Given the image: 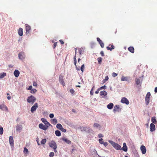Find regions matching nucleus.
<instances>
[{
	"instance_id": "nucleus-1",
	"label": "nucleus",
	"mask_w": 157,
	"mask_h": 157,
	"mask_svg": "<svg viewBox=\"0 0 157 157\" xmlns=\"http://www.w3.org/2000/svg\"><path fill=\"white\" fill-rule=\"evenodd\" d=\"M36 100V98L33 95L29 96L27 99V101L28 103L33 105L35 101Z\"/></svg>"
},
{
	"instance_id": "nucleus-2",
	"label": "nucleus",
	"mask_w": 157,
	"mask_h": 157,
	"mask_svg": "<svg viewBox=\"0 0 157 157\" xmlns=\"http://www.w3.org/2000/svg\"><path fill=\"white\" fill-rule=\"evenodd\" d=\"M109 142L111 144L113 147L117 150H121V146L118 144L113 141L109 140Z\"/></svg>"
},
{
	"instance_id": "nucleus-3",
	"label": "nucleus",
	"mask_w": 157,
	"mask_h": 157,
	"mask_svg": "<svg viewBox=\"0 0 157 157\" xmlns=\"http://www.w3.org/2000/svg\"><path fill=\"white\" fill-rule=\"evenodd\" d=\"M150 93L149 92H148L146 94L145 99V101L146 105H148L149 104L150 100Z\"/></svg>"
},
{
	"instance_id": "nucleus-4",
	"label": "nucleus",
	"mask_w": 157,
	"mask_h": 157,
	"mask_svg": "<svg viewBox=\"0 0 157 157\" xmlns=\"http://www.w3.org/2000/svg\"><path fill=\"white\" fill-rule=\"evenodd\" d=\"M39 127L41 129L45 131L48 128V126L45 125L43 124L40 123L39 125Z\"/></svg>"
},
{
	"instance_id": "nucleus-5",
	"label": "nucleus",
	"mask_w": 157,
	"mask_h": 157,
	"mask_svg": "<svg viewBox=\"0 0 157 157\" xmlns=\"http://www.w3.org/2000/svg\"><path fill=\"white\" fill-rule=\"evenodd\" d=\"M38 107V104L37 103H36L34 104V105L32 106V107L31 108V112L32 113H33L34 111H35L36 109Z\"/></svg>"
},
{
	"instance_id": "nucleus-6",
	"label": "nucleus",
	"mask_w": 157,
	"mask_h": 157,
	"mask_svg": "<svg viewBox=\"0 0 157 157\" xmlns=\"http://www.w3.org/2000/svg\"><path fill=\"white\" fill-rule=\"evenodd\" d=\"M121 109L120 107V106L118 105H115L113 109V112L115 113L116 112H120L121 111Z\"/></svg>"
},
{
	"instance_id": "nucleus-7",
	"label": "nucleus",
	"mask_w": 157,
	"mask_h": 157,
	"mask_svg": "<svg viewBox=\"0 0 157 157\" xmlns=\"http://www.w3.org/2000/svg\"><path fill=\"white\" fill-rule=\"evenodd\" d=\"M49 146L52 148H54L55 147H57L56 144L54 140H52L49 143Z\"/></svg>"
},
{
	"instance_id": "nucleus-8",
	"label": "nucleus",
	"mask_w": 157,
	"mask_h": 157,
	"mask_svg": "<svg viewBox=\"0 0 157 157\" xmlns=\"http://www.w3.org/2000/svg\"><path fill=\"white\" fill-rule=\"evenodd\" d=\"M121 102L123 104H125L126 105H128L129 104L128 100L125 97L122 98L121 100Z\"/></svg>"
},
{
	"instance_id": "nucleus-9",
	"label": "nucleus",
	"mask_w": 157,
	"mask_h": 157,
	"mask_svg": "<svg viewBox=\"0 0 157 157\" xmlns=\"http://www.w3.org/2000/svg\"><path fill=\"white\" fill-rule=\"evenodd\" d=\"M31 29L30 26L28 25H26L25 27L26 33V35H29L30 33V31Z\"/></svg>"
},
{
	"instance_id": "nucleus-10",
	"label": "nucleus",
	"mask_w": 157,
	"mask_h": 157,
	"mask_svg": "<svg viewBox=\"0 0 157 157\" xmlns=\"http://www.w3.org/2000/svg\"><path fill=\"white\" fill-rule=\"evenodd\" d=\"M59 82L61 83L63 86L65 85V83L63 79V76L62 75H60L59 76Z\"/></svg>"
},
{
	"instance_id": "nucleus-11",
	"label": "nucleus",
	"mask_w": 157,
	"mask_h": 157,
	"mask_svg": "<svg viewBox=\"0 0 157 157\" xmlns=\"http://www.w3.org/2000/svg\"><path fill=\"white\" fill-rule=\"evenodd\" d=\"M24 53L23 52H21L18 54V57L19 59L22 60L25 58Z\"/></svg>"
},
{
	"instance_id": "nucleus-12",
	"label": "nucleus",
	"mask_w": 157,
	"mask_h": 157,
	"mask_svg": "<svg viewBox=\"0 0 157 157\" xmlns=\"http://www.w3.org/2000/svg\"><path fill=\"white\" fill-rule=\"evenodd\" d=\"M121 150H122L125 152H127V151L128 148L126 143H124L123 144V147L122 148L121 147Z\"/></svg>"
},
{
	"instance_id": "nucleus-13",
	"label": "nucleus",
	"mask_w": 157,
	"mask_h": 157,
	"mask_svg": "<svg viewBox=\"0 0 157 157\" xmlns=\"http://www.w3.org/2000/svg\"><path fill=\"white\" fill-rule=\"evenodd\" d=\"M140 150L143 154H144L146 152V149L144 145H141L140 147Z\"/></svg>"
},
{
	"instance_id": "nucleus-14",
	"label": "nucleus",
	"mask_w": 157,
	"mask_h": 157,
	"mask_svg": "<svg viewBox=\"0 0 157 157\" xmlns=\"http://www.w3.org/2000/svg\"><path fill=\"white\" fill-rule=\"evenodd\" d=\"M150 131L152 132L155 130V124L153 123H151L150 126Z\"/></svg>"
},
{
	"instance_id": "nucleus-15",
	"label": "nucleus",
	"mask_w": 157,
	"mask_h": 157,
	"mask_svg": "<svg viewBox=\"0 0 157 157\" xmlns=\"http://www.w3.org/2000/svg\"><path fill=\"white\" fill-rule=\"evenodd\" d=\"M97 40L100 44L101 47L102 48H103L104 47V43L103 42L102 40L99 37L97 38Z\"/></svg>"
},
{
	"instance_id": "nucleus-16",
	"label": "nucleus",
	"mask_w": 157,
	"mask_h": 157,
	"mask_svg": "<svg viewBox=\"0 0 157 157\" xmlns=\"http://www.w3.org/2000/svg\"><path fill=\"white\" fill-rule=\"evenodd\" d=\"M9 142L10 146L11 147L13 146V137L11 136L9 137Z\"/></svg>"
},
{
	"instance_id": "nucleus-17",
	"label": "nucleus",
	"mask_w": 157,
	"mask_h": 157,
	"mask_svg": "<svg viewBox=\"0 0 157 157\" xmlns=\"http://www.w3.org/2000/svg\"><path fill=\"white\" fill-rule=\"evenodd\" d=\"M16 130L17 131H19V132L22 129V126L21 124H17L16 126Z\"/></svg>"
},
{
	"instance_id": "nucleus-18",
	"label": "nucleus",
	"mask_w": 157,
	"mask_h": 157,
	"mask_svg": "<svg viewBox=\"0 0 157 157\" xmlns=\"http://www.w3.org/2000/svg\"><path fill=\"white\" fill-rule=\"evenodd\" d=\"M91 153L92 154V155L94 157H100L99 155H98L97 151L95 150H94Z\"/></svg>"
},
{
	"instance_id": "nucleus-19",
	"label": "nucleus",
	"mask_w": 157,
	"mask_h": 157,
	"mask_svg": "<svg viewBox=\"0 0 157 157\" xmlns=\"http://www.w3.org/2000/svg\"><path fill=\"white\" fill-rule=\"evenodd\" d=\"M14 75L16 77H18L20 74V72L17 70H15L13 72Z\"/></svg>"
},
{
	"instance_id": "nucleus-20",
	"label": "nucleus",
	"mask_w": 157,
	"mask_h": 157,
	"mask_svg": "<svg viewBox=\"0 0 157 157\" xmlns=\"http://www.w3.org/2000/svg\"><path fill=\"white\" fill-rule=\"evenodd\" d=\"M0 109L3 110H8L7 107L4 105H0Z\"/></svg>"
},
{
	"instance_id": "nucleus-21",
	"label": "nucleus",
	"mask_w": 157,
	"mask_h": 157,
	"mask_svg": "<svg viewBox=\"0 0 157 157\" xmlns=\"http://www.w3.org/2000/svg\"><path fill=\"white\" fill-rule=\"evenodd\" d=\"M111 46V47L110 48L109 46H107L106 47V49L108 50H110L111 51L114 49L115 47L113 45H111V44H109V46Z\"/></svg>"
},
{
	"instance_id": "nucleus-22",
	"label": "nucleus",
	"mask_w": 157,
	"mask_h": 157,
	"mask_svg": "<svg viewBox=\"0 0 157 157\" xmlns=\"http://www.w3.org/2000/svg\"><path fill=\"white\" fill-rule=\"evenodd\" d=\"M113 103H110L107 105V107L108 109H111L113 108Z\"/></svg>"
},
{
	"instance_id": "nucleus-23",
	"label": "nucleus",
	"mask_w": 157,
	"mask_h": 157,
	"mask_svg": "<svg viewBox=\"0 0 157 157\" xmlns=\"http://www.w3.org/2000/svg\"><path fill=\"white\" fill-rule=\"evenodd\" d=\"M61 139L63 140L67 144H70L71 143V142L70 140L67 139V138L63 137Z\"/></svg>"
},
{
	"instance_id": "nucleus-24",
	"label": "nucleus",
	"mask_w": 157,
	"mask_h": 157,
	"mask_svg": "<svg viewBox=\"0 0 157 157\" xmlns=\"http://www.w3.org/2000/svg\"><path fill=\"white\" fill-rule=\"evenodd\" d=\"M18 33L20 36H21L23 35V29L22 28H20L19 29Z\"/></svg>"
},
{
	"instance_id": "nucleus-25",
	"label": "nucleus",
	"mask_w": 157,
	"mask_h": 157,
	"mask_svg": "<svg viewBox=\"0 0 157 157\" xmlns=\"http://www.w3.org/2000/svg\"><path fill=\"white\" fill-rule=\"evenodd\" d=\"M84 49L85 48H81L78 49L79 54L80 55H81L84 52Z\"/></svg>"
},
{
	"instance_id": "nucleus-26",
	"label": "nucleus",
	"mask_w": 157,
	"mask_h": 157,
	"mask_svg": "<svg viewBox=\"0 0 157 157\" xmlns=\"http://www.w3.org/2000/svg\"><path fill=\"white\" fill-rule=\"evenodd\" d=\"M100 94L101 96H103L104 97H105L107 94V93L104 90L101 91Z\"/></svg>"
},
{
	"instance_id": "nucleus-27",
	"label": "nucleus",
	"mask_w": 157,
	"mask_h": 157,
	"mask_svg": "<svg viewBox=\"0 0 157 157\" xmlns=\"http://www.w3.org/2000/svg\"><path fill=\"white\" fill-rule=\"evenodd\" d=\"M129 78L128 77H124L122 76L121 78V80L122 81H127L128 80Z\"/></svg>"
},
{
	"instance_id": "nucleus-28",
	"label": "nucleus",
	"mask_w": 157,
	"mask_h": 157,
	"mask_svg": "<svg viewBox=\"0 0 157 157\" xmlns=\"http://www.w3.org/2000/svg\"><path fill=\"white\" fill-rule=\"evenodd\" d=\"M128 51L132 53H133L134 52V49L133 47H130L128 48Z\"/></svg>"
},
{
	"instance_id": "nucleus-29",
	"label": "nucleus",
	"mask_w": 157,
	"mask_h": 157,
	"mask_svg": "<svg viewBox=\"0 0 157 157\" xmlns=\"http://www.w3.org/2000/svg\"><path fill=\"white\" fill-rule=\"evenodd\" d=\"M55 134L57 136H60L61 135L60 132L58 130L55 131Z\"/></svg>"
},
{
	"instance_id": "nucleus-30",
	"label": "nucleus",
	"mask_w": 157,
	"mask_h": 157,
	"mask_svg": "<svg viewBox=\"0 0 157 157\" xmlns=\"http://www.w3.org/2000/svg\"><path fill=\"white\" fill-rule=\"evenodd\" d=\"M94 127H95L97 128H98L99 129H100L101 128V125L97 123H95L94 124Z\"/></svg>"
},
{
	"instance_id": "nucleus-31",
	"label": "nucleus",
	"mask_w": 157,
	"mask_h": 157,
	"mask_svg": "<svg viewBox=\"0 0 157 157\" xmlns=\"http://www.w3.org/2000/svg\"><path fill=\"white\" fill-rule=\"evenodd\" d=\"M151 121L152 122V123L153 124H155L156 123L157 121L155 117H152L151 118Z\"/></svg>"
},
{
	"instance_id": "nucleus-32",
	"label": "nucleus",
	"mask_w": 157,
	"mask_h": 157,
	"mask_svg": "<svg viewBox=\"0 0 157 157\" xmlns=\"http://www.w3.org/2000/svg\"><path fill=\"white\" fill-rule=\"evenodd\" d=\"M51 123L54 124H55L57 123V121L56 118L52 119L51 120Z\"/></svg>"
},
{
	"instance_id": "nucleus-33",
	"label": "nucleus",
	"mask_w": 157,
	"mask_h": 157,
	"mask_svg": "<svg viewBox=\"0 0 157 157\" xmlns=\"http://www.w3.org/2000/svg\"><path fill=\"white\" fill-rule=\"evenodd\" d=\"M56 128L59 130H61V129L63 128L62 126L60 124L58 123L57 124L56 126Z\"/></svg>"
},
{
	"instance_id": "nucleus-34",
	"label": "nucleus",
	"mask_w": 157,
	"mask_h": 157,
	"mask_svg": "<svg viewBox=\"0 0 157 157\" xmlns=\"http://www.w3.org/2000/svg\"><path fill=\"white\" fill-rule=\"evenodd\" d=\"M135 81L136 83V85H139L140 84V80L139 79L137 78H136L135 79Z\"/></svg>"
},
{
	"instance_id": "nucleus-35",
	"label": "nucleus",
	"mask_w": 157,
	"mask_h": 157,
	"mask_svg": "<svg viewBox=\"0 0 157 157\" xmlns=\"http://www.w3.org/2000/svg\"><path fill=\"white\" fill-rule=\"evenodd\" d=\"M6 75V74L3 72V73H0V78H2Z\"/></svg>"
},
{
	"instance_id": "nucleus-36",
	"label": "nucleus",
	"mask_w": 157,
	"mask_h": 157,
	"mask_svg": "<svg viewBox=\"0 0 157 157\" xmlns=\"http://www.w3.org/2000/svg\"><path fill=\"white\" fill-rule=\"evenodd\" d=\"M85 128L86 130L85 131L86 132L90 133V132L91 131H92L91 129L89 127H86Z\"/></svg>"
},
{
	"instance_id": "nucleus-37",
	"label": "nucleus",
	"mask_w": 157,
	"mask_h": 157,
	"mask_svg": "<svg viewBox=\"0 0 157 157\" xmlns=\"http://www.w3.org/2000/svg\"><path fill=\"white\" fill-rule=\"evenodd\" d=\"M37 90L35 89H33L30 91V92L32 94H34L36 92Z\"/></svg>"
},
{
	"instance_id": "nucleus-38",
	"label": "nucleus",
	"mask_w": 157,
	"mask_h": 157,
	"mask_svg": "<svg viewBox=\"0 0 157 157\" xmlns=\"http://www.w3.org/2000/svg\"><path fill=\"white\" fill-rule=\"evenodd\" d=\"M41 120L45 124L47 123L48 122L47 121L46 119L44 118H41Z\"/></svg>"
},
{
	"instance_id": "nucleus-39",
	"label": "nucleus",
	"mask_w": 157,
	"mask_h": 157,
	"mask_svg": "<svg viewBox=\"0 0 157 157\" xmlns=\"http://www.w3.org/2000/svg\"><path fill=\"white\" fill-rule=\"evenodd\" d=\"M46 142V140L45 139H42L41 141V143L42 144H44Z\"/></svg>"
},
{
	"instance_id": "nucleus-40",
	"label": "nucleus",
	"mask_w": 157,
	"mask_h": 157,
	"mask_svg": "<svg viewBox=\"0 0 157 157\" xmlns=\"http://www.w3.org/2000/svg\"><path fill=\"white\" fill-rule=\"evenodd\" d=\"M102 59V58L101 57H98V63L100 64L101 63Z\"/></svg>"
},
{
	"instance_id": "nucleus-41",
	"label": "nucleus",
	"mask_w": 157,
	"mask_h": 157,
	"mask_svg": "<svg viewBox=\"0 0 157 157\" xmlns=\"http://www.w3.org/2000/svg\"><path fill=\"white\" fill-rule=\"evenodd\" d=\"M106 88V86L105 85H104L103 86L99 88V90H101L102 89H105Z\"/></svg>"
},
{
	"instance_id": "nucleus-42",
	"label": "nucleus",
	"mask_w": 157,
	"mask_h": 157,
	"mask_svg": "<svg viewBox=\"0 0 157 157\" xmlns=\"http://www.w3.org/2000/svg\"><path fill=\"white\" fill-rule=\"evenodd\" d=\"M86 127H81L80 128L82 132L85 131H86Z\"/></svg>"
},
{
	"instance_id": "nucleus-43",
	"label": "nucleus",
	"mask_w": 157,
	"mask_h": 157,
	"mask_svg": "<svg viewBox=\"0 0 157 157\" xmlns=\"http://www.w3.org/2000/svg\"><path fill=\"white\" fill-rule=\"evenodd\" d=\"M3 132V129L2 127H0V134L2 135Z\"/></svg>"
},
{
	"instance_id": "nucleus-44",
	"label": "nucleus",
	"mask_w": 157,
	"mask_h": 157,
	"mask_svg": "<svg viewBox=\"0 0 157 157\" xmlns=\"http://www.w3.org/2000/svg\"><path fill=\"white\" fill-rule=\"evenodd\" d=\"M103 139L102 138H100L99 139V142L100 144H102L104 143V142L103 141Z\"/></svg>"
},
{
	"instance_id": "nucleus-45",
	"label": "nucleus",
	"mask_w": 157,
	"mask_h": 157,
	"mask_svg": "<svg viewBox=\"0 0 157 157\" xmlns=\"http://www.w3.org/2000/svg\"><path fill=\"white\" fill-rule=\"evenodd\" d=\"M84 64H83L82 65V66H81V68H80V69H81V71H82V72H83V71H84Z\"/></svg>"
},
{
	"instance_id": "nucleus-46",
	"label": "nucleus",
	"mask_w": 157,
	"mask_h": 157,
	"mask_svg": "<svg viewBox=\"0 0 157 157\" xmlns=\"http://www.w3.org/2000/svg\"><path fill=\"white\" fill-rule=\"evenodd\" d=\"M54 154L53 152H51L50 153L49 156L50 157H53L54 155Z\"/></svg>"
},
{
	"instance_id": "nucleus-47",
	"label": "nucleus",
	"mask_w": 157,
	"mask_h": 157,
	"mask_svg": "<svg viewBox=\"0 0 157 157\" xmlns=\"http://www.w3.org/2000/svg\"><path fill=\"white\" fill-rule=\"evenodd\" d=\"M74 64L76 66V64L77 61H76V59L75 56H74Z\"/></svg>"
},
{
	"instance_id": "nucleus-48",
	"label": "nucleus",
	"mask_w": 157,
	"mask_h": 157,
	"mask_svg": "<svg viewBox=\"0 0 157 157\" xmlns=\"http://www.w3.org/2000/svg\"><path fill=\"white\" fill-rule=\"evenodd\" d=\"M117 73H115V72H113V73H112V76L113 77H116V76H117Z\"/></svg>"
},
{
	"instance_id": "nucleus-49",
	"label": "nucleus",
	"mask_w": 157,
	"mask_h": 157,
	"mask_svg": "<svg viewBox=\"0 0 157 157\" xmlns=\"http://www.w3.org/2000/svg\"><path fill=\"white\" fill-rule=\"evenodd\" d=\"M109 78L108 76H107L105 77V79L104 80V82H105L108 80Z\"/></svg>"
},
{
	"instance_id": "nucleus-50",
	"label": "nucleus",
	"mask_w": 157,
	"mask_h": 157,
	"mask_svg": "<svg viewBox=\"0 0 157 157\" xmlns=\"http://www.w3.org/2000/svg\"><path fill=\"white\" fill-rule=\"evenodd\" d=\"M24 153H25V152L28 153V149L26 147L24 148Z\"/></svg>"
},
{
	"instance_id": "nucleus-51",
	"label": "nucleus",
	"mask_w": 157,
	"mask_h": 157,
	"mask_svg": "<svg viewBox=\"0 0 157 157\" xmlns=\"http://www.w3.org/2000/svg\"><path fill=\"white\" fill-rule=\"evenodd\" d=\"M60 130L64 132H66V129H64L63 127L61 129V130Z\"/></svg>"
},
{
	"instance_id": "nucleus-52",
	"label": "nucleus",
	"mask_w": 157,
	"mask_h": 157,
	"mask_svg": "<svg viewBox=\"0 0 157 157\" xmlns=\"http://www.w3.org/2000/svg\"><path fill=\"white\" fill-rule=\"evenodd\" d=\"M49 116L50 118H52L54 117V114L53 113H51V114H50Z\"/></svg>"
},
{
	"instance_id": "nucleus-53",
	"label": "nucleus",
	"mask_w": 157,
	"mask_h": 157,
	"mask_svg": "<svg viewBox=\"0 0 157 157\" xmlns=\"http://www.w3.org/2000/svg\"><path fill=\"white\" fill-rule=\"evenodd\" d=\"M33 85L34 86L36 87L37 86V84L36 82H33Z\"/></svg>"
},
{
	"instance_id": "nucleus-54",
	"label": "nucleus",
	"mask_w": 157,
	"mask_h": 157,
	"mask_svg": "<svg viewBox=\"0 0 157 157\" xmlns=\"http://www.w3.org/2000/svg\"><path fill=\"white\" fill-rule=\"evenodd\" d=\"M100 54L102 56H104V54L103 51H101L100 52Z\"/></svg>"
},
{
	"instance_id": "nucleus-55",
	"label": "nucleus",
	"mask_w": 157,
	"mask_h": 157,
	"mask_svg": "<svg viewBox=\"0 0 157 157\" xmlns=\"http://www.w3.org/2000/svg\"><path fill=\"white\" fill-rule=\"evenodd\" d=\"M70 91L72 94H73L75 92L74 90L72 89L70 90Z\"/></svg>"
},
{
	"instance_id": "nucleus-56",
	"label": "nucleus",
	"mask_w": 157,
	"mask_h": 157,
	"mask_svg": "<svg viewBox=\"0 0 157 157\" xmlns=\"http://www.w3.org/2000/svg\"><path fill=\"white\" fill-rule=\"evenodd\" d=\"M98 137L99 138H101L103 137V136L102 134L100 133L98 135Z\"/></svg>"
},
{
	"instance_id": "nucleus-57",
	"label": "nucleus",
	"mask_w": 157,
	"mask_h": 157,
	"mask_svg": "<svg viewBox=\"0 0 157 157\" xmlns=\"http://www.w3.org/2000/svg\"><path fill=\"white\" fill-rule=\"evenodd\" d=\"M32 89V86H30L29 88L28 89V90H31Z\"/></svg>"
},
{
	"instance_id": "nucleus-58",
	"label": "nucleus",
	"mask_w": 157,
	"mask_h": 157,
	"mask_svg": "<svg viewBox=\"0 0 157 157\" xmlns=\"http://www.w3.org/2000/svg\"><path fill=\"white\" fill-rule=\"evenodd\" d=\"M103 144L105 147L107 146L108 145V143L107 142H104V143H103V144Z\"/></svg>"
},
{
	"instance_id": "nucleus-59",
	"label": "nucleus",
	"mask_w": 157,
	"mask_h": 157,
	"mask_svg": "<svg viewBox=\"0 0 157 157\" xmlns=\"http://www.w3.org/2000/svg\"><path fill=\"white\" fill-rule=\"evenodd\" d=\"M46 125H48L49 126H52L48 122L47 123L45 124Z\"/></svg>"
},
{
	"instance_id": "nucleus-60",
	"label": "nucleus",
	"mask_w": 157,
	"mask_h": 157,
	"mask_svg": "<svg viewBox=\"0 0 157 157\" xmlns=\"http://www.w3.org/2000/svg\"><path fill=\"white\" fill-rule=\"evenodd\" d=\"M57 148V147H55L53 148V149H54V152L55 153L57 152V150H56Z\"/></svg>"
},
{
	"instance_id": "nucleus-61",
	"label": "nucleus",
	"mask_w": 157,
	"mask_h": 157,
	"mask_svg": "<svg viewBox=\"0 0 157 157\" xmlns=\"http://www.w3.org/2000/svg\"><path fill=\"white\" fill-rule=\"evenodd\" d=\"M57 45V42H55L54 43L53 45V48H55L56 46Z\"/></svg>"
},
{
	"instance_id": "nucleus-62",
	"label": "nucleus",
	"mask_w": 157,
	"mask_h": 157,
	"mask_svg": "<svg viewBox=\"0 0 157 157\" xmlns=\"http://www.w3.org/2000/svg\"><path fill=\"white\" fill-rule=\"evenodd\" d=\"M100 90H99V88L95 92V93L96 94H98L99 93Z\"/></svg>"
},
{
	"instance_id": "nucleus-63",
	"label": "nucleus",
	"mask_w": 157,
	"mask_h": 157,
	"mask_svg": "<svg viewBox=\"0 0 157 157\" xmlns=\"http://www.w3.org/2000/svg\"><path fill=\"white\" fill-rule=\"evenodd\" d=\"M59 41L61 44H64V42L62 40H60Z\"/></svg>"
},
{
	"instance_id": "nucleus-64",
	"label": "nucleus",
	"mask_w": 157,
	"mask_h": 157,
	"mask_svg": "<svg viewBox=\"0 0 157 157\" xmlns=\"http://www.w3.org/2000/svg\"><path fill=\"white\" fill-rule=\"evenodd\" d=\"M154 91L155 93H157V87H156L155 88Z\"/></svg>"
}]
</instances>
